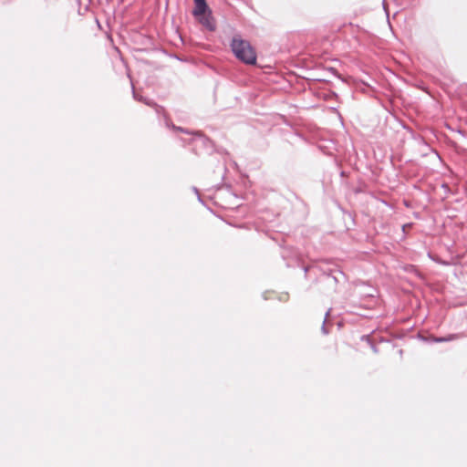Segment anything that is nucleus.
I'll return each mask as SVG.
<instances>
[{
    "mask_svg": "<svg viewBox=\"0 0 467 467\" xmlns=\"http://www.w3.org/2000/svg\"><path fill=\"white\" fill-rule=\"evenodd\" d=\"M231 48L234 56L243 63L247 65L256 63V52L248 41L236 36L232 39Z\"/></svg>",
    "mask_w": 467,
    "mask_h": 467,
    "instance_id": "obj_1",
    "label": "nucleus"
},
{
    "mask_svg": "<svg viewBox=\"0 0 467 467\" xmlns=\"http://www.w3.org/2000/svg\"><path fill=\"white\" fill-rule=\"evenodd\" d=\"M194 8L192 15L198 21L208 30H215V22L212 16V11L209 9L205 0H193Z\"/></svg>",
    "mask_w": 467,
    "mask_h": 467,
    "instance_id": "obj_2",
    "label": "nucleus"
},
{
    "mask_svg": "<svg viewBox=\"0 0 467 467\" xmlns=\"http://www.w3.org/2000/svg\"><path fill=\"white\" fill-rule=\"evenodd\" d=\"M456 338H458V336L455 334H451L445 337H434L433 341L434 342H447V341L454 340Z\"/></svg>",
    "mask_w": 467,
    "mask_h": 467,
    "instance_id": "obj_3",
    "label": "nucleus"
}]
</instances>
